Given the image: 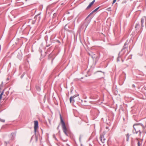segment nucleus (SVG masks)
<instances>
[{
  "label": "nucleus",
  "instance_id": "obj_1",
  "mask_svg": "<svg viewBox=\"0 0 146 146\" xmlns=\"http://www.w3.org/2000/svg\"><path fill=\"white\" fill-rule=\"evenodd\" d=\"M134 129L133 132L134 134H138V136L140 137L141 134V129H144L145 127L141 123H138L134 124L133 125Z\"/></svg>",
  "mask_w": 146,
  "mask_h": 146
},
{
  "label": "nucleus",
  "instance_id": "obj_2",
  "mask_svg": "<svg viewBox=\"0 0 146 146\" xmlns=\"http://www.w3.org/2000/svg\"><path fill=\"white\" fill-rule=\"evenodd\" d=\"M60 119L62 125V128L63 131L65 134L67 136H70V133L68 131L66 127L65 122L63 120L61 115H60Z\"/></svg>",
  "mask_w": 146,
  "mask_h": 146
},
{
  "label": "nucleus",
  "instance_id": "obj_3",
  "mask_svg": "<svg viewBox=\"0 0 146 146\" xmlns=\"http://www.w3.org/2000/svg\"><path fill=\"white\" fill-rule=\"evenodd\" d=\"M129 42L128 40H127L125 42V43L124 44V45L123 46V48L121 50V51L118 54V57L117 58V62H118L120 61L119 58H121V56H122V55L123 54H120L121 52L124 49H125L127 48L128 47V45L129 44Z\"/></svg>",
  "mask_w": 146,
  "mask_h": 146
},
{
  "label": "nucleus",
  "instance_id": "obj_4",
  "mask_svg": "<svg viewBox=\"0 0 146 146\" xmlns=\"http://www.w3.org/2000/svg\"><path fill=\"white\" fill-rule=\"evenodd\" d=\"M34 123V130L35 133H36L38 128V122L37 121H35Z\"/></svg>",
  "mask_w": 146,
  "mask_h": 146
},
{
  "label": "nucleus",
  "instance_id": "obj_5",
  "mask_svg": "<svg viewBox=\"0 0 146 146\" xmlns=\"http://www.w3.org/2000/svg\"><path fill=\"white\" fill-rule=\"evenodd\" d=\"M100 139L101 142L102 143H104L106 141V139L104 138V135L101 134L100 137Z\"/></svg>",
  "mask_w": 146,
  "mask_h": 146
},
{
  "label": "nucleus",
  "instance_id": "obj_6",
  "mask_svg": "<svg viewBox=\"0 0 146 146\" xmlns=\"http://www.w3.org/2000/svg\"><path fill=\"white\" fill-rule=\"evenodd\" d=\"M145 20V26L146 27V17H143L141 19V26L142 27H143V23H144V20Z\"/></svg>",
  "mask_w": 146,
  "mask_h": 146
},
{
  "label": "nucleus",
  "instance_id": "obj_7",
  "mask_svg": "<svg viewBox=\"0 0 146 146\" xmlns=\"http://www.w3.org/2000/svg\"><path fill=\"white\" fill-rule=\"evenodd\" d=\"M78 95H75L74 96H71L70 98V103H71L72 100L73 101H74V99L76 98V97L78 96Z\"/></svg>",
  "mask_w": 146,
  "mask_h": 146
},
{
  "label": "nucleus",
  "instance_id": "obj_8",
  "mask_svg": "<svg viewBox=\"0 0 146 146\" xmlns=\"http://www.w3.org/2000/svg\"><path fill=\"white\" fill-rule=\"evenodd\" d=\"M95 1V0H94L92 2L90 3V4H89V5H88V6L86 7V9H88L90 7H91L92 5H93V4H94V3Z\"/></svg>",
  "mask_w": 146,
  "mask_h": 146
},
{
  "label": "nucleus",
  "instance_id": "obj_9",
  "mask_svg": "<svg viewBox=\"0 0 146 146\" xmlns=\"http://www.w3.org/2000/svg\"><path fill=\"white\" fill-rule=\"evenodd\" d=\"M99 7H98L97 8H96V9H95L91 13L88 15V16L86 17V19H87L90 16V15H91L92 13L94 12H96V11H97V10L99 9Z\"/></svg>",
  "mask_w": 146,
  "mask_h": 146
},
{
  "label": "nucleus",
  "instance_id": "obj_10",
  "mask_svg": "<svg viewBox=\"0 0 146 146\" xmlns=\"http://www.w3.org/2000/svg\"><path fill=\"white\" fill-rule=\"evenodd\" d=\"M34 138L35 139L36 141V142L38 140V138L36 135H35V136L33 135L31 138V141H32V140Z\"/></svg>",
  "mask_w": 146,
  "mask_h": 146
},
{
  "label": "nucleus",
  "instance_id": "obj_11",
  "mask_svg": "<svg viewBox=\"0 0 146 146\" xmlns=\"http://www.w3.org/2000/svg\"><path fill=\"white\" fill-rule=\"evenodd\" d=\"M11 135L12 136L11 139L13 140L15 136V133H12L11 134Z\"/></svg>",
  "mask_w": 146,
  "mask_h": 146
},
{
  "label": "nucleus",
  "instance_id": "obj_12",
  "mask_svg": "<svg viewBox=\"0 0 146 146\" xmlns=\"http://www.w3.org/2000/svg\"><path fill=\"white\" fill-rule=\"evenodd\" d=\"M139 23H136L135 26V28L137 30L139 28Z\"/></svg>",
  "mask_w": 146,
  "mask_h": 146
},
{
  "label": "nucleus",
  "instance_id": "obj_13",
  "mask_svg": "<svg viewBox=\"0 0 146 146\" xmlns=\"http://www.w3.org/2000/svg\"><path fill=\"white\" fill-rule=\"evenodd\" d=\"M142 142L140 143L139 141H138L137 143V145L138 146H141L142 145Z\"/></svg>",
  "mask_w": 146,
  "mask_h": 146
},
{
  "label": "nucleus",
  "instance_id": "obj_14",
  "mask_svg": "<svg viewBox=\"0 0 146 146\" xmlns=\"http://www.w3.org/2000/svg\"><path fill=\"white\" fill-rule=\"evenodd\" d=\"M3 94V91L1 93V99L2 96Z\"/></svg>",
  "mask_w": 146,
  "mask_h": 146
},
{
  "label": "nucleus",
  "instance_id": "obj_15",
  "mask_svg": "<svg viewBox=\"0 0 146 146\" xmlns=\"http://www.w3.org/2000/svg\"><path fill=\"white\" fill-rule=\"evenodd\" d=\"M1 121L2 122H4L5 121V120L4 119H1Z\"/></svg>",
  "mask_w": 146,
  "mask_h": 146
},
{
  "label": "nucleus",
  "instance_id": "obj_16",
  "mask_svg": "<svg viewBox=\"0 0 146 146\" xmlns=\"http://www.w3.org/2000/svg\"><path fill=\"white\" fill-rule=\"evenodd\" d=\"M6 126V125H3V126L2 127H1V128L2 129H3V128H5V126Z\"/></svg>",
  "mask_w": 146,
  "mask_h": 146
},
{
  "label": "nucleus",
  "instance_id": "obj_17",
  "mask_svg": "<svg viewBox=\"0 0 146 146\" xmlns=\"http://www.w3.org/2000/svg\"><path fill=\"white\" fill-rule=\"evenodd\" d=\"M116 0H113V4H114L116 1Z\"/></svg>",
  "mask_w": 146,
  "mask_h": 146
},
{
  "label": "nucleus",
  "instance_id": "obj_18",
  "mask_svg": "<svg viewBox=\"0 0 146 146\" xmlns=\"http://www.w3.org/2000/svg\"><path fill=\"white\" fill-rule=\"evenodd\" d=\"M111 7H109V8H108V10L109 11H111Z\"/></svg>",
  "mask_w": 146,
  "mask_h": 146
},
{
  "label": "nucleus",
  "instance_id": "obj_19",
  "mask_svg": "<svg viewBox=\"0 0 146 146\" xmlns=\"http://www.w3.org/2000/svg\"><path fill=\"white\" fill-rule=\"evenodd\" d=\"M39 16L38 15H36L34 17V19H35L36 17H37Z\"/></svg>",
  "mask_w": 146,
  "mask_h": 146
},
{
  "label": "nucleus",
  "instance_id": "obj_20",
  "mask_svg": "<svg viewBox=\"0 0 146 146\" xmlns=\"http://www.w3.org/2000/svg\"><path fill=\"white\" fill-rule=\"evenodd\" d=\"M81 137H82L81 136V135H80V138H79V139L80 140L81 139Z\"/></svg>",
  "mask_w": 146,
  "mask_h": 146
},
{
  "label": "nucleus",
  "instance_id": "obj_21",
  "mask_svg": "<svg viewBox=\"0 0 146 146\" xmlns=\"http://www.w3.org/2000/svg\"><path fill=\"white\" fill-rule=\"evenodd\" d=\"M59 125L58 126V127H57V129H59Z\"/></svg>",
  "mask_w": 146,
  "mask_h": 146
},
{
  "label": "nucleus",
  "instance_id": "obj_22",
  "mask_svg": "<svg viewBox=\"0 0 146 146\" xmlns=\"http://www.w3.org/2000/svg\"><path fill=\"white\" fill-rule=\"evenodd\" d=\"M97 72H102V71H98Z\"/></svg>",
  "mask_w": 146,
  "mask_h": 146
},
{
  "label": "nucleus",
  "instance_id": "obj_23",
  "mask_svg": "<svg viewBox=\"0 0 146 146\" xmlns=\"http://www.w3.org/2000/svg\"><path fill=\"white\" fill-rule=\"evenodd\" d=\"M144 89L145 90H146V87H144Z\"/></svg>",
  "mask_w": 146,
  "mask_h": 146
},
{
  "label": "nucleus",
  "instance_id": "obj_24",
  "mask_svg": "<svg viewBox=\"0 0 146 146\" xmlns=\"http://www.w3.org/2000/svg\"><path fill=\"white\" fill-rule=\"evenodd\" d=\"M132 86H133V87H135V85L134 84Z\"/></svg>",
  "mask_w": 146,
  "mask_h": 146
},
{
  "label": "nucleus",
  "instance_id": "obj_25",
  "mask_svg": "<svg viewBox=\"0 0 146 146\" xmlns=\"http://www.w3.org/2000/svg\"><path fill=\"white\" fill-rule=\"evenodd\" d=\"M129 137H127V141L129 139Z\"/></svg>",
  "mask_w": 146,
  "mask_h": 146
},
{
  "label": "nucleus",
  "instance_id": "obj_26",
  "mask_svg": "<svg viewBox=\"0 0 146 146\" xmlns=\"http://www.w3.org/2000/svg\"><path fill=\"white\" fill-rule=\"evenodd\" d=\"M106 129H108V127H106Z\"/></svg>",
  "mask_w": 146,
  "mask_h": 146
},
{
  "label": "nucleus",
  "instance_id": "obj_27",
  "mask_svg": "<svg viewBox=\"0 0 146 146\" xmlns=\"http://www.w3.org/2000/svg\"><path fill=\"white\" fill-rule=\"evenodd\" d=\"M5 143H6V144H7V142H5Z\"/></svg>",
  "mask_w": 146,
  "mask_h": 146
},
{
  "label": "nucleus",
  "instance_id": "obj_28",
  "mask_svg": "<svg viewBox=\"0 0 146 146\" xmlns=\"http://www.w3.org/2000/svg\"><path fill=\"white\" fill-rule=\"evenodd\" d=\"M121 60H122V62H123V60L122 59Z\"/></svg>",
  "mask_w": 146,
  "mask_h": 146
},
{
  "label": "nucleus",
  "instance_id": "obj_29",
  "mask_svg": "<svg viewBox=\"0 0 146 146\" xmlns=\"http://www.w3.org/2000/svg\"><path fill=\"white\" fill-rule=\"evenodd\" d=\"M98 97V96H97L96 98H97Z\"/></svg>",
  "mask_w": 146,
  "mask_h": 146
},
{
  "label": "nucleus",
  "instance_id": "obj_30",
  "mask_svg": "<svg viewBox=\"0 0 146 146\" xmlns=\"http://www.w3.org/2000/svg\"><path fill=\"white\" fill-rule=\"evenodd\" d=\"M53 136H54V137H55V136L54 135H53Z\"/></svg>",
  "mask_w": 146,
  "mask_h": 146
},
{
  "label": "nucleus",
  "instance_id": "obj_31",
  "mask_svg": "<svg viewBox=\"0 0 146 146\" xmlns=\"http://www.w3.org/2000/svg\"><path fill=\"white\" fill-rule=\"evenodd\" d=\"M7 79L8 80H9V78H7Z\"/></svg>",
  "mask_w": 146,
  "mask_h": 146
},
{
  "label": "nucleus",
  "instance_id": "obj_32",
  "mask_svg": "<svg viewBox=\"0 0 146 146\" xmlns=\"http://www.w3.org/2000/svg\"><path fill=\"white\" fill-rule=\"evenodd\" d=\"M7 143H9V141H8Z\"/></svg>",
  "mask_w": 146,
  "mask_h": 146
},
{
  "label": "nucleus",
  "instance_id": "obj_33",
  "mask_svg": "<svg viewBox=\"0 0 146 146\" xmlns=\"http://www.w3.org/2000/svg\"><path fill=\"white\" fill-rule=\"evenodd\" d=\"M55 139H56V138H55Z\"/></svg>",
  "mask_w": 146,
  "mask_h": 146
},
{
  "label": "nucleus",
  "instance_id": "obj_34",
  "mask_svg": "<svg viewBox=\"0 0 146 146\" xmlns=\"http://www.w3.org/2000/svg\"><path fill=\"white\" fill-rule=\"evenodd\" d=\"M66 25H65V26L64 27V28H65V27H66Z\"/></svg>",
  "mask_w": 146,
  "mask_h": 146
},
{
  "label": "nucleus",
  "instance_id": "obj_35",
  "mask_svg": "<svg viewBox=\"0 0 146 146\" xmlns=\"http://www.w3.org/2000/svg\"><path fill=\"white\" fill-rule=\"evenodd\" d=\"M36 88L37 89H37V87H36Z\"/></svg>",
  "mask_w": 146,
  "mask_h": 146
},
{
  "label": "nucleus",
  "instance_id": "obj_36",
  "mask_svg": "<svg viewBox=\"0 0 146 146\" xmlns=\"http://www.w3.org/2000/svg\"><path fill=\"white\" fill-rule=\"evenodd\" d=\"M39 87H38V89H39Z\"/></svg>",
  "mask_w": 146,
  "mask_h": 146
},
{
  "label": "nucleus",
  "instance_id": "obj_37",
  "mask_svg": "<svg viewBox=\"0 0 146 146\" xmlns=\"http://www.w3.org/2000/svg\"><path fill=\"white\" fill-rule=\"evenodd\" d=\"M39 87H38V89H39Z\"/></svg>",
  "mask_w": 146,
  "mask_h": 146
}]
</instances>
